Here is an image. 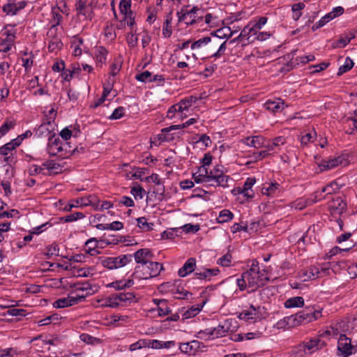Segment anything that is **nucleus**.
I'll return each mask as SVG.
<instances>
[{
  "instance_id": "1",
  "label": "nucleus",
  "mask_w": 357,
  "mask_h": 357,
  "mask_svg": "<svg viewBox=\"0 0 357 357\" xmlns=\"http://www.w3.org/2000/svg\"><path fill=\"white\" fill-rule=\"evenodd\" d=\"M319 314H291L277 323L278 328L287 329L311 321L312 318L318 319Z\"/></svg>"
},
{
  "instance_id": "2",
  "label": "nucleus",
  "mask_w": 357,
  "mask_h": 357,
  "mask_svg": "<svg viewBox=\"0 0 357 357\" xmlns=\"http://www.w3.org/2000/svg\"><path fill=\"white\" fill-rule=\"evenodd\" d=\"M162 269L161 264L149 261L146 265L137 266L132 276L138 279L147 280L158 276Z\"/></svg>"
},
{
  "instance_id": "3",
  "label": "nucleus",
  "mask_w": 357,
  "mask_h": 357,
  "mask_svg": "<svg viewBox=\"0 0 357 357\" xmlns=\"http://www.w3.org/2000/svg\"><path fill=\"white\" fill-rule=\"evenodd\" d=\"M237 327L236 321L232 319H226L216 327L206 328L203 331V333L207 335L208 338H218L225 336L228 332H233Z\"/></svg>"
},
{
  "instance_id": "4",
  "label": "nucleus",
  "mask_w": 357,
  "mask_h": 357,
  "mask_svg": "<svg viewBox=\"0 0 357 357\" xmlns=\"http://www.w3.org/2000/svg\"><path fill=\"white\" fill-rule=\"evenodd\" d=\"M135 296L132 292L117 293L112 294L105 300L102 301L101 306L110 307L115 308L119 305H123L124 303L131 302L134 300Z\"/></svg>"
},
{
  "instance_id": "5",
  "label": "nucleus",
  "mask_w": 357,
  "mask_h": 357,
  "mask_svg": "<svg viewBox=\"0 0 357 357\" xmlns=\"http://www.w3.org/2000/svg\"><path fill=\"white\" fill-rule=\"evenodd\" d=\"M357 352V345L351 344L350 338L345 334H340L337 341V355L340 357H349Z\"/></svg>"
},
{
  "instance_id": "6",
  "label": "nucleus",
  "mask_w": 357,
  "mask_h": 357,
  "mask_svg": "<svg viewBox=\"0 0 357 357\" xmlns=\"http://www.w3.org/2000/svg\"><path fill=\"white\" fill-rule=\"evenodd\" d=\"M324 342L317 337L310 339L309 341L303 342L295 347L292 352L294 354H298L299 356H303L307 352L311 354L319 348H322Z\"/></svg>"
},
{
  "instance_id": "7",
  "label": "nucleus",
  "mask_w": 357,
  "mask_h": 357,
  "mask_svg": "<svg viewBox=\"0 0 357 357\" xmlns=\"http://www.w3.org/2000/svg\"><path fill=\"white\" fill-rule=\"evenodd\" d=\"M234 32L231 31L229 27H223L218 29L215 31H213L211 35V44L209 48L213 51L219 45L220 39L229 38L232 36Z\"/></svg>"
},
{
  "instance_id": "8",
  "label": "nucleus",
  "mask_w": 357,
  "mask_h": 357,
  "mask_svg": "<svg viewBox=\"0 0 357 357\" xmlns=\"http://www.w3.org/2000/svg\"><path fill=\"white\" fill-rule=\"evenodd\" d=\"M54 120L50 117L47 121L43 123L36 130V134L38 137H46L48 140H52L55 137Z\"/></svg>"
},
{
  "instance_id": "9",
  "label": "nucleus",
  "mask_w": 357,
  "mask_h": 357,
  "mask_svg": "<svg viewBox=\"0 0 357 357\" xmlns=\"http://www.w3.org/2000/svg\"><path fill=\"white\" fill-rule=\"evenodd\" d=\"M328 269V267H322L319 268L317 266H311L307 270L303 271L300 275V278L303 281L316 279L319 277H322L323 275L327 274Z\"/></svg>"
},
{
  "instance_id": "10",
  "label": "nucleus",
  "mask_w": 357,
  "mask_h": 357,
  "mask_svg": "<svg viewBox=\"0 0 357 357\" xmlns=\"http://www.w3.org/2000/svg\"><path fill=\"white\" fill-rule=\"evenodd\" d=\"M347 156L346 155H339L328 160L322 161L319 165L321 171L331 169L339 165L346 166L348 165Z\"/></svg>"
},
{
  "instance_id": "11",
  "label": "nucleus",
  "mask_w": 357,
  "mask_h": 357,
  "mask_svg": "<svg viewBox=\"0 0 357 357\" xmlns=\"http://www.w3.org/2000/svg\"><path fill=\"white\" fill-rule=\"evenodd\" d=\"M208 174L210 181H214L218 186L223 188L228 186L227 181L229 176L225 175L222 171H220L218 167H215L210 172H208Z\"/></svg>"
},
{
  "instance_id": "12",
  "label": "nucleus",
  "mask_w": 357,
  "mask_h": 357,
  "mask_svg": "<svg viewBox=\"0 0 357 357\" xmlns=\"http://www.w3.org/2000/svg\"><path fill=\"white\" fill-rule=\"evenodd\" d=\"M136 263L146 265L154 257L152 251L149 248H142L136 251L133 256Z\"/></svg>"
},
{
  "instance_id": "13",
  "label": "nucleus",
  "mask_w": 357,
  "mask_h": 357,
  "mask_svg": "<svg viewBox=\"0 0 357 357\" xmlns=\"http://www.w3.org/2000/svg\"><path fill=\"white\" fill-rule=\"evenodd\" d=\"M84 299V296H77L75 297L68 296V298H60L53 303V306L55 308H61L67 306H71L77 303L79 301Z\"/></svg>"
},
{
  "instance_id": "14",
  "label": "nucleus",
  "mask_w": 357,
  "mask_h": 357,
  "mask_svg": "<svg viewBox=\"0 0 357 357\" xmlns=\"http://www.w3.org/2000/svg\"><path fill=\"white\" fill-rule=\"evenodd\" d=\"M71 287L75 288L77 291H86V294L84 295V298L88 295L94 294L98 289V285L91 284L89 282L75 283Z\"/></svg>"
},
{
  "instance_id": "15",
  "label": "nucleus",
  "mask_w": 357,
  "mask_h": 357,
  "mask_svg": "<svg viewBox=\"0 0 357 357\" xmlns=\"http://www.w3.org/2000/svg\"><path fill=\"white\" fill-rule=\"evenodd\" d=\"M199 347V342L197 340L191 341L190 342L181 343L179 349L181 352L188 355H195Z\"/></svg>"
},
{
  "instance_id": "16",
  "label": "nucleus",
  "mask_w": 357,
  "mask_h": 357,
  "mask_svg": "<svg viewBox=\"0 0 357 357\" xmlns=\"http://www.w3.org/2000/svg\"><path fill=\"white\" fill-rule=\"evenodd\" d=\"M196 266V260L195 258H189L183 266L178 270V274L180 277H185L193 272Z\"/></svg>"
},
{
  "instance_id": "17",
  "label": "nucleus",
  "mask_w": 357,
  "mask_h": 357,
  "mask_svg": "<svg viewBox=\"0 0 357 357\" xmlns=\"http://www.w3.org/2000/svg\"><path fill=\"white\" fill-rule=\"evenodd\" d=\"M284 102L281 99L278 98L275 100H268L264 104V107L273 112V113H278L282 112L284 108Z\"/></svg>"
},
{
  "instance_id": "18",
  "label": "nucleus",
  "mask_w": 357,
  "mask_h": 357,
  "mask_svg": "<svg viewBox=\"0 0 357 357\" xmlns=\"http://www.w3.org/2000/svg\"><path fill=\"white\" fill-rule=\"evenodd\" d=\"M26 5V1H22L16 4L7 3L3 6V10L8 15H15L20 10L23 9Z\"/></svg>"
},
{
  "instance_id": "19",
  "label": "nucleus",
  "mask_w": 357,
  "mask_h": 357,
  "mask_svg": "<svg viewBox=\"0 0 357 357\" xmlns=\"http://www.w3.org/2000/svg\"><path fill=\"white\" fill-rule=\"evenodd\" d=\"M47 171L48 174H57L62 172L63 167L53 160H47L42 165Z\"/></svg>"
},
{
  "instance_id": "20",
  "label": "nucleus",
  "mask_w": 357,
  "mask_h": 357,
  "mask_svg": "<svg viewBox=\"0 0 357 357\" xmlns=\"http://www.w3.org/2000/svg\"><path fill=\"white\" fill-rule=\"evenodd\" d=\"M63 149L59 138L54 137L52 140L49 141L47 151L51 156L56 155L58 153L62 151Z\"/></svg>"
},
{
  "instance_id": "21",
  "label": "nucleus",
  "mask_w": 357,
  "mask_h": 357,
  "mask_svg": "<svg viewBox=\"0 0 357 357\" xmlns=\"http://www.w3.org/2000/svg\"><path fill=\"white\" fill-rule=\"evenodd\" d=\"M266 140L260 136H253L252 137H246L243 139V143L249 146L256 149L261 148L264 146Z\"/></svg>"
},
{
  "instance_id": "22",
  "label": "nucleus",
  "mask_w": 357,
  "mask_h": 357,
  "mask_svg": "<svg viewBox=\"0 0 357 357\" xmlns=\"http://www.w3.org/2000/svg\"><path fill=\"white\" fill-rule=\"evenodd\" d=\"M347 204L341 197L334 199L330 204V209L333 212H337L340 214L346 209Z\"/></svg>"
},
{
  "instance_id": "23",
  "label": "nucleus",
  "mask_w": 357,
  "mask_h": 357,
  "mask_svg": "<svg viewBox=\"0 0 357 357\" xmlns=\"http://www.w3.org/2000/svg\"><path fill=\"white\" fill-rule=\"evenodd\" d=\"M340 189V185L337 181H333L324 187L321 192H317L318 194V199L320 201L322 199L321 194L326 192L327 195H331L336 192Z\"/></svg>"
},
{
  "instance_id": "24",
  "label": "nucleus",
  "mask_w": 357,
  "mask_h": 357,
  "mask_svg": "<svg viewBox=\"0 0 357 357\" xmlns=\"http://www.w3.org/2000/svg\"><path fill=\"white\" fill-rule=\"evenodd\" d=\"M287 308L301 307L304 305V299L301 296H295L287 299L284 303Z\"/></svg>"
},
{
  "instance_id": "25",
  "label": "nucleus",
  "mask_w": 357,
  "mask_h": 357,
  "mask_svg": "<svg viewBox=\"0 0 357 357\" xmlns=\"http://www.w3.org/2000/svg\"><path fill=\"white\" fill-rule=\"evenodd\" d=\"M199 10L197 6H193V8L190 10H187L184 8H183L181 12L177 13V15L178 17V21H185L188 16H190L192 19H195V14Z\"/></svg>"
},
{
  "instance_id": "26",
  "label": "nucleus",
  "mask_w": 357,
  "mask_h": 357,
  "mask_svg": "<svg viewBox=\"0 0 357 357\" xmlns=\"http://www.w3.org/2000/svg\"><path fill=\"white\" fill-rule=\"evenodd\" d=\"M199 172V174L198 175H197V174H193V178L196 183H199L211 182L208 178V171L205 167H200Z\"/></svg>"
},
{
  "instance_id": "27",
  "label": "nucleus",
  "mask_w": 357,
  "mask_h": 357,
  "mask_svg": "<svg viewBox=\"0 0 357 357\" xmlns=\"http://www.w3.org/2000/svg\"><path fill=\"white\" fill-rule=\"evenodd\" d=\"M244 278H247V282L250 287L257 289L261 285L259 277H256L255 274L251 272H244ZM261 284H263L261 283Z\"/></svg>"
},
{
  "instance_id": "28",
  "label": "nucleus",
  "mask_w": 357,
  "mask_h": 357,
  "mask_svg": "<svg viewBox=\"0 0 357 357\" xmlns=\"http://www.w3.org/2000/svg\"><path fill=\"white\" fill-rule=\"evenodd\" d=\"M355 37L356 36L354 33H350L349 35H346L345 36L340 38L336 42H334L332 47L333 48L344 47Z\"/></svg>"
},
{
  "instance_id": "29",
  "label": "nucleus",
  "mask_w": 357,
  "mask_h": 357,
  "mask_svg": "<svg viewBox=\"0 0 357 357\" xmlns=\"http://www.w3.org/2000/svg\"><path fill=\"white\" fill-rule=\"evenodd\" d=\"M172 11L169 13V14L167 15L166 20L163 24L162 35L164 36L165 38H169L172 35Z\"/></svg>"
},
{
  "instance_id": "30",
  "label": "nucleus",
  "mask_w": 357,
  "mask_h": 357,
  "mask_svg": "<svg viewBox=\"0 0 357 357\" xmlns=\"http://www.w3.org/2000/svg\"><path fill=\"white\" fill-rule=\"evenodd\" d=\"M100 264L109 269L118 268L116 257H103L100 259Z\"/></svg>"
},
{
  "instance_id": "31",
  "label": "nucleus",
  "mask_w": 357,
  "mask_h": 357,
  "mask_svg": "<svg viewBox=\"0 0 357 357\" xmlns=\"http://www.w3.org/2000/svg\"><path fill=\"white\" fill-rule=\"evenodd\" d=\"M153 302L157 305V307L153 310H157L158 312H172L171 309L167 306L166 300L154 299Z\"/></svg>"
},
{
  "instance_id": "32",
  "label": "nucleus",
  "mask_w": 357,
  "mask_h": 357,
  "mask_svg": "<svg viewBox=\"0 0 357 357\" xmlns=\"http://www.w3.org/2000/svg\"><path fill=\"white\" fill-rule=\"evenodd\" d=\"M79 338L82 342H84L88 344L96 345V344L101 343L100 339H99L98 337H93L91 335L87 334V333H82L79 335Z\"/></svg>"
},
{
  "instance_id": "33",
  "label": "nucleus",
  "mask_w": 357,
  "mask_h": 357,
  "mask_svg": "<svg viewBox=\"0 0 357 357\" xmlns=\"http://www.w3.org/2000/svg\"><path fill=\"white\" fill-rule=\"evenodd\" d=\"M196 122H197L196 119L191 118L184 123H182L180 125H176V126H171L169 127L163 128V132L164 131L168 132V131H172V130H178V129H183V128H185L188 127V126L192 125Z\"/></svg>"
},
{
  "instance_id": "34",
  "label": "nucleus",
  "mask_w": 357,
  "mask_h": 357,
  "mask_svg": "<svg viewBox=\"0 0 357 357\" xmlns=\"http://www.w3.org/2000/svg\"><path fill=\"white\" fill-rule=\"evenodd\" d=\"M130 193L135 197V199H142L146 193L145 190L137 183H135L131 188Z\"/></svg>"
},
{
  "instance_id": "35",
  "label": "nucleus",
  "mask_w": 357,
  "mask_h": 357,
  "mask_svg": "<svg viewBox=\"0 0 357 357\" xmlns=\"http://www.w3.org/2000/svg\"><path fill=\"white\" fill-rule=\"evenodd\" d=\"M177 282H178L174 283L170 282H164L159 286L158 289L162 293H171L172 294V292L174 291V289H176Z\"/></svg>"
},
{
  "instance_id": "36",
  "label": "nucleus",
  "mask_w": 357,
  "mask_h": 357,
  "mask_svg": "<svg viewBox=\"0 0 357 357\" xmlns=\"http://www.w3.org/2000/svg\"><path fill=\"white\" fill-rule=\"evenodd\" d=\"M354 65V63L353 61L349 57H347L345 59L344 64L339 68L337 75L340 76L344 73L349 71L353 68Z\"/></svg>"
},
{
  "instance_id": "37",
  "label": "nucleus",
  "mask_w": 357,
  "mask_h": 357,
  "mask_svg": "<svg viewBox=\"0 0 357 357\" xmlns=\"http://www.w3.org/2000/svg\"><path fill=\"white\" fill-rule=\"evenodd\" d=\"M234 215L229 210H222L220 212L219 216L217 220L219 223H224L232 219Z\"/></svg>"
},
{
  "instance_id": "38",
  "label": "nucleus",
  "mask_w": 357,
  "mask_h": 357,
  "mask_svg": "<svg viewBox=\"0 0 357 357\" xmlns=\"http://www.w3.org/2000/svg\"><path fill=\"white\" fill-rule=\"evenodd\" d=\"M171 131L163 132V129L161 130V133L158 135V139L162 142H170L173 141L176 137H178V135L176 133H171Z\"/></svg>"
},
{
  "instance_id": "39",
  "label": "nucleus",
  "mask_w": 357,
  "mask_h": 357,
  "mask_svg": "<svg viewBox=\"0 0 357 357\" xmlns=\"http://www.w3.org/2000/svg\"><path fill=\"white\" fill-rule=\"evenodd\" d=\"M13 150H14L13 145H12L11 144H9V143H7V144H4L3 146H2L1 147H0V154L1 155L6 156V158H4L5 162H6L8 163L9 162L10 157L7 156V155H8V153L10 152L13 151Z\"/></svg>"
},
{
  "instance_id": "40",
  "label": "nucleus",
  "mask_w": 357,
  "mask_h": 357,
  "mask_svg": "<svg viewBox=\"0 0 357 357\" xmlns=\"http://www.w3.org/2000/svg\"><path fill=\"white\" fill-rule=\"evenodd\" d=\"M317 194H318L317 192L314 193V199H307V200L301 199V200H299L298 202V203L296 204V208L301 210V209L305 208L307 206L312 205L313 203H315V202L319 201L318 199Z\"/></svg>"
},
{
  "instance_id": "41",
  "label": "nucleus",
  "mask_w": 357,
  "mask_h": 357,
  "mask_svg": "<svg viewBox=\"0 0 357 357\" xmlns=\"http://www.w3.org/2000/svg\"><path fill=\"white\" fill-rule=\"evenodd\" d=\"M85 217V215L81 212H76L61 218V220L65 222H71L82 219Z\"/></svg>"
},
{
  "instance_id": "42",
  "label": "nucleus",
  "mask_w": 357,
  "mask_h": 357,
  "mask_svg": "<svg viewBox=\"0 0 357 357\" xmlns=\"http://www.w3.org/2000/svg\"><path fill=\"white\" fill-rule=\"evenodd\" d=\"M197 100V97L189 96L188 98L182 99L179 102V105H181L183 111L188 110V107L192 105V103H195Z\"/></svg>"
},
{
  "instance_id": "43",
  "label": "nucleus",
  "mask_w": 357,
  "mask_h": 357,
  "mask_svg": "<svg viewBox=\"0 0 357 357\" xmlns=\"http://www.w3.org/2000/svg\"><path fill=\"white\" fill-rule=\"evenodd\" d=\"M63 43L59 38H54L49 42L48 49L50 52H56L61 48Z\"/></svg>"
},
{
  "instance_id": "44",
  "label": "nucleus",
  "mask_w": 357,
  "mask_h": 357,
  "mask_svg": "<svg viewBox=\"0 0 357 357\" xmlns=\"http://www.w3.org/2000/svg\"><path fill=\"white\" fill-rule=\"evenodd\" d=\"M174 290V291L172 292V295L176 299H184L190 294L183 287L180 288L177 284H176V289Z\"/></svg>"
},
{
  "instance_id": "45",
  "label": "nucleus",
  "mask_w": 357,
  "mask_h": 357,
  "mask_svg": "<svg viewBox=\"0 0 357 357\" xmlns=\"http://www.w3.org/2000/svg\"><path fill=\"white\" fill-rule=\"evenodd\" d=\"M75 6L78 15H82L86 17H90L89 14L86 10L87 7L85 1L79 0L76 3Z\"/></svg>"
},
{
  "instance_id": "46",
  "label": "nucleus",
  "mask_w": 357,
  "mask_h": 357,
  "mask_svg": "<svg viewBox=\"0 0 357 357\" xmlns=\"http://www.w3.org/2000/svg\"><path fill=\"white\" fill-rule=\"evenodd\" d=\"M15 125V122L13 121H6L0 127V138L4 136L8 132L12 129Z\"/></svg>"
},
{
  "instance_id": "47",
  "label": "nucleus",
  "mask_w": 357,
  "mask_h": 357,
  "mask_svg": "<svg viewBox=\"0 0 357 357\" xmlns=\"http://www.w3.org/2000/svg\"><path fill=\"white\" fill-rule=\"evenodd\" d=\"M116 261L118 268L123 267L126 265L128 263L130 262L132 259V255H124L121 256L116 257Z\"/></svg>"
},
{
  "instance_id": "48",
  "label": "nucleus",
  "mask_w": 357,
  "mask_h": 357,
  "mask_svg": "<svg viewBox=\"0 0 357 357\" xmlns=\"http://www.w3.org/2000/svg\"><path fill=\"white\" fill-rule=\"evenodd\" d=\"M105 315L106 322L104 324L105 325L115 324L117 321L120 320H124V317H119L115 314H104Z\"/></svg>"
},
{
  "instance_id": "49",
  "label": "nucleus",
  "mask_w": 357,
  "mask_h": 357,
  "mask_svg": "<svg viewBox=\"0 0 357 357\" xmlns=\"http://www.w3.org/2000/svg\"><path fill=\"white\" fill-rule=\"evenodd\" d=\"M211 43V37L206 36L202 38L199 39L198 40L195 41L191 45V48L192 50L196 48H199L202 46V45H207L208 43Z\"/></svg>"
},
{
  "instance_id": "50",
  "label": "nucleus",
  "mask_w": 357,
  "mask_h": 357,
  "mask_svg": "<svg viewBox=\"0 0 357 357\" xmlns=\"http://www.w3.org/2000/svg\"><path fill=\"white\" fill-rule=\"evenodd\" d=\"M138 226L142 229H145L147 231L151 230L153 227V224L147 222V219L145 217H141L137 219Z\"/></svg>"
},
{
  "instance_id": "51",
  "label": "nucleus",
  "mask_w": 357,
  "mask_h": 357,
  "mask_svg": "<svg viewBox=\"0 0 357 357\" xmlns=\"http://www.w3.org/2000/svg\"><path fill=\"white\" fill-rule=\"evenodd\" d=\"M47 252L45 253L46 258L50 259V257L53 255L59 256V248L58 245L52 244L49 245L47 248Z\"/></svg>"
},
{
  "instance_id": "52",
  "label": "nucleus",
  "mask_w": 357,
  "mask_h": 357,
  "mask_svg": "<svg viewBox=\"0 0 357 357\" xmlns=\"http://www.w3.org/2000/svg\"><path fill=\"white\" fill-rule=\"evenodd\" d=\"M87 202L84 203V206H93L96 210L98 209L99 207V203L100 200L99 199L94 195H89L87 199Z\"/></svg>"
},
{
  "instance_id": "53",
  "label": "nucleus",
  "mask_w": 357,
  "mask_h": 357,
  "mask_svg": "<svg viewBox=\"0 0 357 357\" xmlns=\"http://www.w3.org/2000/svg\"><path fill=\"white\" fill-rule=\"evenodd\" d=\"M152 75L151 73L146 70L140 74H138L135 76V79L142 82H151Z\"/></svg>"
},
{
  "instance_id": "54",
  "label": "nucleus",
  "mask_w": 357,
  "mask_h": 357,
  "mask_svg": "<svg viewBox=\"0 0 357 357\" xmlns=\"http://www.w3.org/2000/svg\"><path fill=\"white\" fill-rule=\"evenodd\" d=\"M107 50L103 47H99L97 50L96 57L98 63H104L106 61Z\"/></svg>"
},
{
  "instance_id": "55",
  "label": "nucleus",
  "mask_w": 357,
  "mask_h": 357,
  "mask_svg": "<svg viewBox=\"0 0 357 357\" xmlns=\"http://www.w3.org/2000/svg\"><path fill=\"white\" fill-rule=\"evenodd\" d=\"M131 6L130 0H121L119 3L120 11L123 15H127L128 10Z\"/></svg>"
},
{
  "instance_id": "56",
  "label": "nucleus",
  "mask_w": 357,
  "mask_h": 357,
  "mask_svg": "<svg viewBox=\"0 0 357 357\" xmlns=\"http://www.w3.org/2000/svg\"><path fill=\"white\" fill-rule=\"evenodd\" d=\"M147 340H139V341L132 344L130 345V351H133L137 349H142L143 347H146Z\"/></svg>"
},
{
  "instance_id": "57",
  "label": "nucleus",
  "mask_w": 357,
  "mask_h": 357,
  "mask_svg": "<svg viewBox=\"0 0 357 357\" xmlns=\"http://www.w3.org/2000/svg\"><path fill=\"white\" fill-rule=\"evenodd\" d=\"M125 114V109L123 107H119L114 109L113 113L109 116L110 119H119L123 116Z\"/></svg>"
},
{
  "instance_id": "58",
  "label": "nucleus",
  "mask_w": 357,
  "mask_h": 357,
  "mask_svg": "<svg viewBox=\"0 0 357 357\" xmlns=\"http://www.w3.org/2000/svg\"><path fill=\"white\" fill-rule=\"evenodd\" d=\"M226 48H227V40H225L222 43H221L220 45V47L218 49V50L216 52H213L211 56L215 57V58L220 57L222 55H223L225 54Z\"/></svg>"
},
{
  "instance_id": "59",
  "label": "nucleus",
  "mask_w": 357,
  "mask_h": 357,
  "mask_svg": "<svg viewBox=\"0 0 357 357\" xmlns=\"http://www.w3.org/2000/svg\"><path fill=\"white\" fill-rule=\"evenodd\" d=\"M127 43L130 47H134L137 45L138 38L136 36H135L132 33H129L126 36Z\"/></svg>"
},
{
  "instance_id": "60",
  "label": "nucleus",
  "mask_w": 357,
  "mask_h": 357,
  "mask_svg": "<svg viewBox=\"0 0 357 357\" xmlns=\"http://www.w3.org/2000/svg\"><path fill=\"white\" fill-rule=\"evenodd\" d=\"M183 231H185L186 233H196L199 230V225H191V224H186L183 227Z\"/></svg>"
},
{
  "instance_id": "61",
  "label": "nucleus",
  "mask_w": 357,
  "mask_h": 357,
  "mask_svg": "<svg viewBox=\"0 0 357 357\" xmlns=\"http://www.w3.org/2000/svg\"><path fill=\"white\" fill-rule=\"evenodd\" d=\"M279 184L277 183H271L268 185V188L264 187L262 188V192L265 195H271V193L274 192L278 188Z\"/></svg>"
},
{
  "instance_id": "62",
  "label": "nucleus",
  "mask_w": 357,
  "mask_h": 357,
  "mask_svg": "<svg viewBox=\"0 0 357 357\" xmlns=\"http://www.w3.org/2000/svg\"><path fill=\"white\" fill-rule=\"evenodd\" d=\"M196 144L202 143L205 147L209 146L211 143L210 137L205 134H202L199 136V139L195 142Z\"/></svg>"
},
{
  "instance_id": "63",
  "label": "nucleus",
  "mask_w": 357,
  "mask_h": 357,
  "mask_svg": "<svg viewBox=\"0 0 357 357\" xmlns=\"http://www.w3.org/2000/svg\"><path fill=\"white\" fill-rule=\"evenodd\" d=\"M231 255L227 254L218 260V264L222 266H229L231 263Z\"/></svg>"
},
{
  "instance_id": "64",
  "label": "nucleus",
  "mask_w": 357,
  "mask_h": 357,
  "mask_svg": "<svg viewBox=\"0 0 357 357\" xmlns=\"http://www.w3.org/2000/svg\"><path fill=\"white\" fill-rule=\"evenodd\" d=\"M107 287H113L116 290H121V289H126L125 284H124V280H123L109 283V284H107Z\"/></svg>"
}]
</instances>
